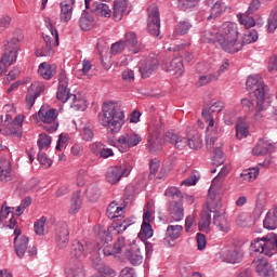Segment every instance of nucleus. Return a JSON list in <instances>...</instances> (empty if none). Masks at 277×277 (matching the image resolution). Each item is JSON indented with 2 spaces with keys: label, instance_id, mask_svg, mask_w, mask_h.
I'll return each mask as SVG.
<instances>
[{
  "label": "nucleus",
  "instance_id": "obj_1",
  "mask_svg": "<svg viewBox=\"0 0 277 277\" xmlns=\"http://www.w3.org/2000/svg\"><path fill=\"white\" fill-rule=\"evenodd\" d=\"M100 124L105 127L111 135L120 133L124 124V111L118 108L116 102H104L102 113L98 114Z\"/></svg>",
  "mask_w": 277,
  "mask_h": 277
},
{
  "label": "nucleus",
  "instance_id": "obj_2",
  "mask_svg": "<svg viewBox=\"0 0 277 277\" xmlns=\"http://www.w3.org/2000/svg\"><path fill=\"white\" fill-rule=\"evenodd\" d=\"M246 87L250 94H254L256 98V106L254 108L255 113L253 114L252 119L261 120V118H263V114L261 111L265 109V89L267 85H265L261 76L253 75L247 78Z\"/></svg>",
  "mask_w": 277,
  "mask_h": 277
},
{
  "label": "nucleus",
  "instance_id": "obj_3",
  "mask_svg": "<svg viewBox=\"0 0 277 277\" xmlns=\"http://www.w3.org/2000/svg\"><path fill=\"white\" fill-rule=\"evenodd\" d=\"M166 137L177 150H183L184 148H187V146L192 148V150H200V148H202V136H200V133L196 130L187 132L186 137L172 131H168Z\"/></svg>",
  "mask_w": 277,
  "mask_h": 277
},
{
  "label": "nucleus",
  "instance_id": "obj_4",
  "mask_svg": "<svg viewBox=\"0 0 277 277\" xmlns=\"http://www.w3.org/2000/svg\"><path fill=\"white\" fill-rule=\"evenodd\" d=\"M239 38V30H237V25L229 23L223 28V34H216V44L226 51V53H239L241 51V45L237 41Z\"/></svg>",
  "mask_w": 277,
  "mask_h": 277
},
{
  "label": "nucleus",
  "instance_id": "obj_5",
  "mask_svg": "<svg viewBox=\"0 0 277 277\" xmlns=\"http://www.w3.org/2000/svg\"><path fill=\"white\" fill-rule=\"evenodd\" d=\"M171 198L169 201V215L171 222H181L185 217V208H183V193L177 187H170L164 193Z\"/></svg>",
  "mask_w": 277,
  "mask_h": 277
},
{
  "label": "nucleus",
  "instance_id": "obj_6",
  "mask_svg": "<svg viewBox=\"0 0 277 277\" xmlns=\"http://www.w3.org/2000/svg\"><path fill=\"white\" fill-rule=\"evenodd\" d=\"M58 111L55 108H45L42 106L38 111V118L45 126L43 127L44 131L48 133H55V131L60 128V122H56Z\"/></svg>",
  "mask_w": 277,
  "mask_h": 277
},
{
  "label": "nucleus",
  "instance_id": "obj_7",
  "mask_svg": "<svg viewBox=\"0 0 277 277\" xmlns=\"http://www.w3.org/2000/svg\"><path fill=\"white\" fill-rule=\"evenodd\" d=\"M147 12V31L150 34V36L159 38L161 29V16L159 14V6H157V4H151L148 6Z\"/></svg>",
  "mask_w": 277,
  "mask_h": 277
},
{
  "label": "nucleus",
  "instance_id": "obj_8",
  "mask_svg": "<svg viewBox=\"0 0 277 277\" xmlns=\"http://www.w3.org/2000/svg\"><path fill=\"white\" fill-rule=\"evenodd\" d=\"M129 174H131V166H114L107 169L105 173V179L110 185H117V183H120L122 176H129Z\"/></svg>",
  "mask_w": 277,
  "mask_h": 277
},
{
  "label": "nucleus",
  "instance_id": "obj_9",
  "mask_svg": "<svg viewBox=\"0 0 277 277\" xmlns=\"http://www.w3.org/2000/svg\"><path fill=\"white\" fill-rule=\"evenodd\" d=\"M92 252V243L88 241L74 240L70 247L69 261H81L82 256H88Z\"/></svg>",
  "mask_w": 277,
  "mask_h": 277
},
{
  "label": "nucleus",
  "instance_id": "obj_10",
  "mask_svg": "<svg viewBox=\"0 0 277 277\" xmlns=\"http://www.w3.org/2000/svg\"><path fill=\"white\" fill-rule=\"evenodd\" d=\"M138 70L142 79H148L150 75H155V72L159 70V58L148 56L145 61H141L138 64Z\"/></svg>",
  "mask_w": 277,
  "mask_h": 277
},
{
  "label": "nucleus",
  "instance_id": "obj_11",
  "mask_svg": "<svg viewBox=\"0 0 277 277\" xmlns=\"http://www.w3.org/2000/svg\"><path fill=\"white\" fill-rule=\"evenodd\" d=\"M70 241V232L68 230V224L58 223L55 228V243L58 250H64L68 247Z\"/></svg>",
  "mask_w": 277,
  "mask_h": 277
},
{
  "label": "nucleus",
  "instance_id": "obj_12",
  "mask_svg": "<svg viewBox=\"0 0 277 277\" xmlns=\"http://www.w3.org/2000/svg\"><path fill=\"white\" fill-rule=\"evenodd\" d=\"M208 209L210 213H214L213 221H212L214 226H216V228H219V230H221L222 233H228L230 228V226L228 225V220L222 216L220 211H217L219 209H222V202L219 201L215 203L214 208H208Z\"/></svg>",
  "mask_w": 277,
  "mask_h": 277
},
{
  "label": "nucleus",
  "instance_id": "obj_13",
  "mask_svg": "<svg viewBox=\"0 0 277 277\" xmlns=\"http://www.w3.org/2000/svg\"><path fill=\"white\" fill-rule=\"evenodd\" d=\"M74 95L75 94H70V89H68V77H66L64 72H61L58 76L56 98L62 103H67V101H70Z\"/></svg>",
  "mask_w": 277,
  "mask_h": 277
},
{
  "label": "nucleus",
  "instance_id": "obj_14",
  "mask_svg": "<svg viewBox=\"0 0 277 277\" xmlns=\"http://www.w3.org/2000/svg\"><path fill=\"white\" fill-rule=\"evenodd\" d=\"M121 41L123 42V47L134 55L143 49L142 43L137 40V35L133 31L127 32L124 39H121Z\"/></svg>",
  "mask_w": 277,
  "mask_h": 277
},
{
  "label": "nucleus",
  "instance_id": "obj_15",
  "mask_svg": "<svg viewBox=\"0 0 277 277\" xmlns=\"http://www.w3.org/2000/svg\"><path fill=\"white\" fill-rule=\"evenodd\" d=\"M221 259L224 263H241V261H243V251L239 248L225 250L222 252Z\"/></svg>",
  "mask_w": 277,
  "mask_h": 277
},
{
  "label": "nucleus",
  "instance_id": "obj_16",
  "mask_svg": "<svg viewBox=\"0 0 277 277\" xmlns=\"http://www.w3.org/2000/svg\"><path fill=\"white\" fill-rule=\"evenodd\" d=\"M65 273L67 277H85L81 260H69Z\"/></svg>",
  "mask_w": 277,
  "mask_h": 277
},
{
  "label": "nucleus",
  "instance_id": "obj_17",
  "mask_svg": "<svg viewBox=\"0 0 277 277\" xmlns=\"http://www.w3.org/2000/svg\"><path fill=\"white\" fill-rule=\"evenodd\" d=\"M275 149V143H272L265 138H262L258 142L256 146L253 147L252 154L255 157H261L265 155H269L271 153H274Z\"/></svg>",
  "mask_w": 277,
  "mask_h": 277
},
{
  "label": "nucleus",
  "instance_id": "obj_18",
  "mask_svg": "<svg viewBox=\"0 0 277 277\" xmlns=\"http://www.w3.org/2000/svg\"><path fill=\"white\" fill-rule=\"evenodd\" d=\"M89 10L91 14H94L95 16H104L105 18H109V16H111V9H109V5L103 2H93Z\"/></svg>",
  "mask_w": 277,
  "mask_h": 277
},
{
  "label": "nucleus",
  "instance_id": "obj_19",
  "mask_svg": "<svg viewBox=\"0 0 277 277\" xmlns=\"http://www.w3.org/2000/svg\"><path fill=\"white\" fill-rule=\"evenodd\" d=\"M18 42H21V39L13 37L11 40L6 41V44L4 45V53L3 55H9V58L12 60V57L15 55V60L18 58V52L21 51V48L18 47Z\"/></svg>",
  "mask_w": 277,
  "mask_h": 277
},
{
  "label": "nucleus",
  "instance_id": "obj_20",
  "mask_svg": "<svg viewBox=\"0 0 277 277\" xmlns=\"http://www.w3.org/2000/svg\"><path fill=\"white\" fill-rule=\"evenodd\" d=\"M0 181L1 183L12 181V163L8 159L0 160Z\"/></svg>",
  "mask_w": 277,
  "mask_h": 277
},
{
  "label": "nucleus",
  "instance_id": "obj_21",
  "mask_svg": "<svg viewBox=\"0 0 277 277\" xmlns=\"http://www.w3.org/2000/svg\"><path fill=\"white\" fill-rule=\"evenodd\" d=\"M38 72L43 79L49 81V79H53V77H55V72H57V66L43 62L39 65Z\"/></svg>",
  "mask_w": 277,
  "mask_h": 277
},
{
  "label": "nucleus",
  "instance_id": "obj_22",
  "mask_svg": "<svg viewBox=\"0 0 277 277\" xmlns=\"http://www.w3.org/2000/svg\"><path fill=\"white\" fill-rule=\"evenodd\" d=\"M28 243L29 237L27 236H22L19 239H14V250L18 259H23V256H25Z\"/></svg>",
  "mask_w": 277,
  "mask_h": 277
},
{
  "label": "nucleus",
  "instance_id": "obj_23",
  "mask_svg": "<svg viewBox=\"0 0 277 277\" xmlns=\"http://www.w3.org/2000/svg\"><path fill=\"white\" fill-rule=\"evenodd\" d=\"M79 27L82 29V31H90V29L94 27V17L90 15V12H82L79 18Z\"/></svg>",
  "mask_w": 277,
  "mask_h": 277
},
{
  "label": "nucleus",
  "instance_id": "obj_24",
  "mask_svg": "<svg viewBox=\"0 0 277 277\" xmlns=\"http://www.w3.org/2000/svg\"><path fill=\"white\" fill-rule=\"evenodd\" d=\"M149 153L155 155L156 153H159L161 148H163V145L161 144V137L159 135L153 136L149 135L147 138V144H146Z\"/></svg>",
  "mask_w": 277,
  "mask_h": 277
},
{
  "label": "nucleus",
  "instance_id": "obj_25",
  "mask_svg": "<svg viewBox=\"0 0 277 277\" xmlns=\"http://www.w3.org/2000/svg\"><path fill=\"white\" fill-rule=\"evenodd\" d=\"M126 258L130 261L131 265H142V261H144L140 249H126Z\"/></svg>",
  "mask_w": 277,
  "mask_h": 277
},
{
  "label": "nucleus",
  "instance_id": "obj_26",
  "mask_svg": "<svg viewBox=\"0 0 277 277\" xmlns=\"http://www.w3.org/2000/svg\"><path fill=\"white\" fill-rule=\"evenodd\" d=\"M141 233L144 235L145 239H150L153 237V225H150V214L145 213L143 215V223L141 226Z\"/></svg>",
  "mask_w": 277,
  "mask_h": 277
},
{
  "label": "nucleus",
  "instance_id": "obj_27",
  "mask_svg": "<svg viewBox=\"0 0 277 277\" xmlns=\"http://www.w3.org/2000/svg\"><path fill=\"white\" fill-rule=\"evenodd\" d=\"M71 104L69 107L74 109V111H85L88 109V104L85 103V100L81 96L71 95L70 96Z\"/></svg>",
  "mask_w": 277,
  "mask_h": 277
},
{
  "label": "nucleus",
  "instance_id": "obj_28",
  "mask_svg": "<svg viewBox=\"0 0 277 277\" xmlns=\"http://www.w3.org/2000/svg\"><path fill=\"white\" fill-rule=\"evenodd\" d=\"M211 226V211H205L201 215V220L198 223V228L201 233H209Z\"/></svg>",
  "mask_w": 277,
  "mask_h": 277
},
{
  "label": "nucleus",
  "instance_id": "obj_29",
  "mask_svg": "<svg viewBox=\"0 0 277 277\" xmlns=\"http://www.w3.org/2000/svg\"><path fill=\"white\" fill-rule=\"evenodd\" d=\"M2 131L3 135L6 136L14 135V137H23V130L21 129V126H16L12 121L4 126Z\"/></svg>",
  "mask_w": 277,
  "mask_h": 277
},
{
  "label": "nucleus",
  "instance_id": "obj_30",
  "mask_svg": "<svg viewBox=\"0 0 277 277\" xmlns=\"http://www.w3.org/2000/svg\"><path fill=\"white\" fill-rule=\"evenodd\" d=\"M259 40V32L256 29L247 30V32L242 37L241 43H239V47L243 49L246 44H253V42H256Z\"/></svg>",
  "mask_w": 277,
  "mask_h": 277
},
{
  "label": "nucleus",
  "instance_id": "obj_31",
  "mask_svg": "<svg viewBox=\"0 0 277 277\" xmlns=\"http://www.w3.org/2000/svg\"><path fill=\"white\" fill-rule=\"evenodd\" d=\"M263 243V238H255L250 245V251L254 254H267V250Z\"/></svg>",
  "mask_w": 277,
  "mask_h": 277
},
{
  "label": "nucleus",
  "instance_id": "obj_32",
  "mask_svg": "<svg viewBox=\"0 0 277 277\" xmlns=\"http://www.w3.org/2000/svg\"><path fill=\"white\" fill-rule=\"evenodd\" d=\"M192 27H194V25H192L189 21H180L175 27V34L177 36H186V34H189Z\"/></svg>",
  "mask_w": 277,
  "mask_h": 277
},
{
  "label": "nucleus",
  "instance_id": "obj_33",
  "mask_svg": "<svg viewBox=\"0 0 277 277\" xmlns=\"http://www.w3.org/2000/svg\"><path fill=\"white\" fill-rule=\"evenodd\" d=\"M72 18V4L61 3V21L68 23Z\"/></svg>",
  "mask_w": 277,
  "mask_h": 277
},
{
  "label": "nucleus",
  "instance_id": "obj_34",
  "mask_svg": "<svg viewBox=\"0 0 277 277\" xmlns=\"http://www.w3.org/2000/svg\"><path fill=\"white\" fill-rule=\"evenodd\" d=\"M14 62H16V55L10 58V55L3 54L0 61V75L8 72V68H10Z\"/></svg>",
  "mask_w": 277,
  "mask_h": 277
},
{
  "label": "nucleus",
  "instance_id": "obj_35",
  "mask_svg": "<svg viewBox=\"0 0 277 277\" xmlns=\"http://www.w3.org/2000/svg\"><path fill=\"white\" fill-rule=\"evenodd\" d=\"M238 21L240 25L245 26V29H252L254 25H256V22L254 21V17L250 16L248 12L246 14L238 15Z\"/></svg>",
  "mask_w": 277,
  "mask_h": 277
},
{
  "label": "nucleus",
  "instance_id": "obj_36",
  "mask_svg": "<svg viewBox=\"0 0 277 277\" xmlns=\"http://www.w3.org/2000/svg\"><path fill=\"white\" fill-rule=\"evenodd\" d=\"M183 233V226L181 225H169L167 228V237L172 239V241L179 239Z\"/></svg>",
  "mask_w": 277,
  "mask_h": 277
},
{
  "label": "nucleus",
  "instance_id": "obj_37",
  "mask_svg": "<svg viewBox=\"0 0 277 277\" xmlns=\"http://www.w3.org/2000/svg\"><path fill=\"white\" fill-rule=\"evenodd\" d=\"M79 209H81V192L77 190L72 194L69 213H77Z\"/></svg>",
  "mask_w": 277,
  "mask_h": 277
},
{
  "label": "nucleus",
  "instance_id": "obj_38",
  "mask_svg": "<svg viewBox=\"0 0 277 277\" xmlns=\"http://www.w3.org/2000/svg\"><path fill=\"white\" fill-rule=\"evenodd\" d=\"M224 12H226V4L222 1H216L211 8V15L209 18H212V16L217 18V16H221Z\"/></svg>",
  "mask_w": 277,
  "mask_h": 277
},
{
  "label": "nucleus",
  "instance_id": "obj_39",
  "mask_svg": "<svg viewBox=\"0 0 277 277\" xmlns=\"http://www.w3.org/2000/svg\"><path fill=\"white\" fill-rule=\"evenodd\" d=\"M47 216H41L37 222H35L34 228L36 235L42 236L47 235Z\"/></svg>",
  "mask_w": 277,
  "mask_h": 277
},
{
  "label": "nucleus",
  "instance_id": "obj_40",
  "mask_svg": "<svg viewBox=\"0 0 277 277\" xmlns=\"http://www.w3.org/2000/svg\"><path fill=\"white\" fill-rule=\"evenodd\" d=\"M184 68H185V65L183 64L182 56H177L170 62V70H174L179 72V75H183Z\"/></svg>",
  "mask_w": 277,
  "mask_h": 277
},
{
  "label": "nucleus",
  "instance_id": "obj_41",
  "mask_svg": "<svg viewBox=\"0 0 277 277\" xmlns=\"http://www.w3.org/2000/svg\"><path fill=\"white\" fill-rule=\"evenodd\" d=\"M85 195L91 202H96L101 198V190L96 186H89Z\"/></svg>",
  "mask_w": 277,
  "mask_h": 277
},
{
  "label": "nucleus",
  "instance_id": "obj_42",
  "mask_svg": "<svg viewBox=\"0 0 277 277\" xmlns=\"http://www.w3.org/2000/svg\"><path fill=\"white\" fill-rule=\"evenodd\" d=\"M122 14H124V6L122 5V1L116 0L114 2L113 17L117 22L122 21Z\"/></svg>",
  "mask_w": 277,
  "mask_h": 277
},
{
  "label": "nucleus",
  "instance_id": "obj_43",
  "mask_svg": "<svg viewBox=\"0 0 277 277\" xmlns=\"http://www.w3.org/2000/svg\"><path fill=\"white\" fill-rule=\"evenodd\" d=\"M199 0H176V6L182 12L187 10H192V8H196Z\"/></svg>",
  "mask_w": 277,
  "mask_h": 277
},
{
  "label": "nucleus",
  "instance_id": "obj_44",
  "mask_svg": "<svg viewBox=\"0 0 277 277\" xmlns=\"http://www.w3.org/2000/svg\"><path fill=\"white\" fill-rule=\"evenodd\" d=\"M217 34L220 32H213L211 30H205L201 37V41L206 44H217Z\"/></svg>",
  "mask_w": 277,
  "mask_h": 277
},
{
  "label": "nucleus",
  "instance_id": "obj_45",
  "mask_svg": "<svg viewBox=\"0 0 277 277\" xmlns=\"http://www.w3.org/2000/svg\"><path fill=\"white\" fill-rule=\"evenodd\" d=\"M98 274H95V276H102V277H116V271H114L111 267L100 264L97 266Z\"/></svg>",
  "mask_w": 277,
  "mask_h": 277
},
{
  "label": "nucleus",
  "instance_id": "obj_46",
  "mask_svg": "<svg viewBox=\"0 0 277 277\" xmlns=\"http://www.w3.org/2000/svg\"><path fill=\"white\" fill-rule=\"evenodd\" d=\"M37 146L40 151L44 150V148H51V136L49 134H40L39 140L37 141Z\"/></svg>",
  "mask_w": 277,
  "mask_h": 277
},
{
  "label": "nucleus",
  "instance_id": "obj_47",
  "mask_svg": "<svg viewBox=\"0 0 277 277\" xmlns=\"http://www.w3.org/2000/svg\"><path fill=\"white\" fill-rule=\"evenodd\" d=\"M213 166H223L224 161H226V156H224V151H222V147H216L213 154Z\"/></svg>",
  "mask_w": 277,
  "mask_h": 277
},
{
  "label": "nucleus",
  "instance_id": "obj_48",
  "mask_svg": "<svg viewBox=\"0 0 277 277\" xmlns=\"http://www.w3.org/2000/svg\"><path fill=\"white\" fill-rule=\"evenodd\" d=\"M263 226L267 230H274L277 228V220L268 212L263 221Z\"/></svg>",
  "mask_w": 277,
  "mask_h": 277
},
{
  "label": "nucleus",
  "instance_id": "obj_49",
  "mask_svg": "<svg viewBox=\"0 0 277 277\" xmlns=\"http://www.w3.org/2000/svg\"><path fill=\"white\" fill-rule=\"evenodd\" d=\"M132 224L133 221L131 219H121L115 222V228H117L118 233H124Z\"/></svg>",
  "mask_w": 277,
  "mask_h": 277
},
{
  "label": "nucleus",
  "instance_id": "obj_50",
  "mask_svg": "<svg viewBox=\"0 0 277 277\" xmlns=\"http://www.w3.org/2000/svg\"><path fill=\"white\" fill-rule=\"evenodd\" d=\"M131 247H127L124 245V237H118L117 241L113 246V250L115 251V254H120V252H127Z\"/></svg>",
  "mask_w": 277,
  "mask_h": 277
},
{
  "label": "nucleus",
  "instance_id": "obj_51",
  "mask_svg": "<svg viewBox=\"0 0 277 277\" xmlns=\"http://www.w3.org/2000/svg\"><path fill=\"white\" fill-rule=\"evenodd\" d=\"M241 107L242 109H245V111H248L249 114H252V111H254L255 107L254 106V101H252L250 97H243L240 101Z\"/></svg>",
  "mask_w": 277,
  "mask_h": 277
},
{
  "label": "nucleus",
  "instance_id": "obj_52",
  "mask_svg": "<svg viewBox=\"0 0 277 277\" xmlns=\"http://www.w3.org/2000/svg\"><path fill=\"white\" fill-rule=\"evenodd\" d=\"M40 96V93H31V89H28V93L26 95V107L27 109H31L36 103V98Z\"/></svg>",
  "mask_w": 277,
  "mask_h": 277
},
{
  "label": "nucleus",
  "instance_id": "obj_53",
  "mask_svg": "<svg viewBox=\"0 0 277 277\" xmlns=\"http://www.w3.org/2000/svg\"><path fill=\"white\" fill-rule=\"evenodd\" d=\"M14 213L13 207H8V201H4L0 209V216L3 222V220L8 219L9 215H12Z\"/></svg>",
  "mask_w": 277,
  "mask_h": 277
},
{
  "label": "nucleus",
  "instance_id": "obj_54",
  "mask_svg": "<svg viewBox=\"0 0 277 277\" xmlns=\"http://www.w3.org/2000/svg\"><path fill=\"white\" fill-rule=\"evenodd\" d=\"M224 107H225L224 102L216 101L212 103L209 108H206V109L207 111H210V116H211V114H220V111H222Z\"/></svg>",
  "mask_w": 277,
  "mask_h": 277
},
{
  "label": "nucleus",
  "instance_id": "obj_55",
  "mask_svg": "<svg viewBox=\"0 0 277 277\" xmlns=\"http://www.w3.org/2000/svg\"><path fill=\"white\" fill-rule=\"evenodd\" d=\"M127 48L124 47L123 41L119 40L111 44L110 53H111V55H118V54L122 53V51H124Z\"/></svg>",
  "mask_w": 277,
  "mask_h": 277
},
{
  "label": "nucleus",
  "instance_id": "obj_56",
  "mask_svg": "<svg viewBox=\"0 0 277 277\" xmlns=\"http://www.w3.org/2000/svg\"><path fill=\"white\" fill-rule=\"evenodd\" d=\"M241 176H245V181H255L256 176H259V168L249 169Z\"/></svg>",
  "mask_w": 277,
  "mask_h": 277
},
{
  "label": "nucleus",
  "instance_id": "obj_57",
  "mask_svg": "<svg viewBox=\"0 0 277 277\" xmlns=\"http://www.w3.org/2000/svg\"><path fill=\"white\" fill-rule=\"evenodd\" d=\"M142 142V136H138L136 133H128V148H133Z\"/></svg>",
  "mask_w": 277,
  "mask_h": 277
},
{
  "label": "nucleus",
  "instance_id": "obj_58",
  "mask_svg": "<svg viewBox=\"0 0 277 277\" xmlns=\"http://www.w3.org/2000/svg\"><path fill=\"white\" fill-rule=\"evenodd\" d=\"M248 127L237 123L236 124V137L238 140H243V137H248Z\"/></svg>",
  "mask_w": 277,
  "mask_h": 277
},
{
  "label": "nucleus",
  "instance_id": "obj_59",
  "mask_svg": "<svg viewBox=\"0 0 277 277\" xmlns=\"http://www.w3.org/2000/svg\"><path fill=\"white\" fill-rule=\"evenodd\" d=\"M37 159L39 163L41 166H45V168H51V166H53V160L49 159V157H47V154L43 151H39Z\"/></svg>",
  "mask_w": 277,
  "mask_h": 277
},
{
  "label": "nucleus",
  "instance_id": "obj_60",
  "mask_svg": "<svg viewBox=\"0 0 277 277\" xmlns=\"http://www.w3.org/2000/svg\"><path fill=\"white\" fill-rule=\"evenodd\" d=\"M149 169L148 179H155L157 172H159V160L157 158L150 160Z\"/></svg>",
  "mask_w": 277,
  "mask_h": 277
},
{
  "label": "nucleus",
  "instance_id": "obj_61",
  "mask_svg": "<svg viewBox=\"0 0 277 277\" xmlns=\"http://www.w3.org/2000/svg\"><path fill=\"white\" fill-rule=\"evenodd\" d=\"M100 237L102 240V242H100L101 245H109V242L114 241V236H111L109 232H101Z\"/></svg>",
  "mask_w": 277,
  "mask_h": 277
},
{
  "label": "nucleus",
  "instance_id": "obj_62",
  "mask_svg": "<svg viewBox=\"0 0 277 277\" xmlns=\"http://www.w3.org/2000/svg\"><path fill=\"white\" fill-rule=\"evenodd\" d=\"M197 246L198 250H205V248H207V236H205V234H197Z\"/></svg>",
  "mask_w": 277,
  "mask_h": 277
},
{
  "label": "nucleus",
  "instance_id": "obj_63",
  "mask_svg": "<svg viewBox=\"0 0 277 277\" xmlns=\"http://www.w3.org/2000/svg\"><path fill=\"white\" fill-rule=\"evenodd\" d=\"M213 79H217V78H215L211 74L203 75V76H200L198 83H199V85H209V83H211V81H213Z\"/></svg>",
  "mask_w": 277,
  "mask_h": 277
},
{
  "label": "nucleus",
  "instance_id": "obj_64",
  "mask_svg": "<svg viewBox=\"0 0 277 277\" xmlns=\"http://www.w3.org/2000/svg\"><path fill=\"white\" fill-rule=\"evenodd\" d=\"M119 277H136L135 269L131 267H124L121 269Z\"/></svg>",
  "mask_w": 277,
  "mask_h": 277
}]
</instances>
